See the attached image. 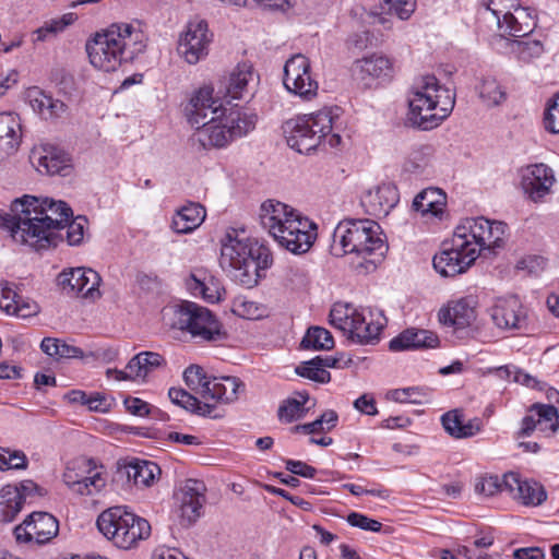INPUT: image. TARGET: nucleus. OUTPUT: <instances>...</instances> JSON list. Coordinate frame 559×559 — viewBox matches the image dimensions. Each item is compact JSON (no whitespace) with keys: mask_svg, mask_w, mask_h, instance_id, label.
I'll return each mask as SVG.
<instances>
[{"mask_svg":"<svg viewBox=\"0 0 559 559\" xmlns=\"http://www.w3.org/2000/svg\"><path fill=\"white\" fill-rule=\"evenodd\" d=\"M168 396L171 403L190 413L211 418L218 417L217 414H214V404L205 402L204 400L200 401L183 389L170 388L168 391Z\"/></svg>","mask_w":559,"mask_h":559,"instance_id":"f704fd0d","label":"nucleus"},{"mask_svg":"<svg viewBox=\"0 0 559 559\" xmlns=\"http://www.w3.org/2000/svg\"><path fill=\"white\" fill-rule=\"evenodd\" d=\"M205 215L201 204L190 202L176 212L171 227L177 234H189L203 223Z\"/></svg>","mask_w":559,"mask_h":559,"instance_id":"473e14b6","label":"nucleus"},{"mask_svg":"<svg viewBox=\"0 0 559 559\" xmlns=\"http://www.w3.org/2000/svg\"><path fill=\"white\" fill-rule=\"evenodd\" d=\"M221 110L222 100L213 97L211 86H202L195 91L186 106L188 121L195 128L192 141L205 150L223 147L231 141Z\"/></svg>","mask_w":559,"mask_h":559,"instance_id":"0eeeda50","label":"nucleus"},{"mask_svg":"<svg viewBox=\"0 0 559 559\" xmlns=\"http://www.w3.org/2000/svg\"><path fill=\"white\" fill-rule=\"evenodd\" d=\"M331 323L340 329L344 335L355 344H372L379 341L380 333L386 324L385 317L382 321H374L373 317H330Z\"/></svg>","mask_w":559,"mask_h":559,"instance_id":"2eb2a0df","label":"nucleus"},{"mask_svg":"<svg viewBox=\"0 0 559 559\" xmlns=\"http://www.w3.org/2000/svg\"><path fill=\"white\" fill-rule=\"evenodd\" d=\"M118 474L134 486H151L160 474L159 466L152 461L134 459L119 466Z\"/></svg>","mask_w":559,"mask_h":559,"instance_id":"c756f323","label":"nucleus"},{"mask_svg":"<svg viewBox=\"0 0 559 559\" xmlns=\"http://www.w3.org/2000/svg\"><path fill=\"white\" fill-rule=\"evenodd\" d=\"M207 277L206 271L195 269L186 278L185 285L193 296H201L205 301L215 304L221 300V289L213 283L210 286ZM210 280L213 282L212 277Z\"/></svg>","mask_w":559,"mask_h":559,"instance_id":"c9c22d12","label":"nucleus"},{"mask_svg":"<svg viewBox=\"0 0 559 559\" xmlns=\"http://www.w3.org/2000/svg\"><path fill=\"white\" fill-rule=\"evenodd\" d=\"M166 365L165 358L155 352H141L133 356L124 370L108 369L107 376L117 381H145L146 377L154 370Z\"/></svg>","mask_w":559,"mask_h":559,"instance_id":"6ab92c4d","label":"nucleus"},{"mask_svg":"<svg viewBox=\"0 0 559 559\" xmlns=\"http://www.w3.org/2000/svg\"><path fill=\"white\" fill-rule=\"evenodd\" d=\"M455 229L481 253L484 250L492 251L503 245L507 225L479 216L463 219Z\"/></svg>","mask_w":559,"mask_h":559,"instance_id":"9b49d317","label":"nucleus"},{"mask_svg":"<svg viewBox=\"0 0 559 559\" xmlns=\"http://www.w3.org/2000/svg\"><path fill=\"white\" fill-rule=\"evenodd\" d=\"M102 277L88 267H74L62 271L58 276V284L68 294L81 296L91 302L100 298L99 285Z\"/></svg>","mask_w":559,"mask_h":559,"instance_id":"4468645a","label":"nucleus"},{"mask_svg":"<svg viewBox=\"0 0 559 559\" xmlns=\"http://www.w3.org/2000/svg\"><path fill=\"white\" fill-rule=\"evenodd\" d=\"M497 26L501 36L524 38L533 32L536 21L531 9L521 7L519 2L506 19L499 20Z\"/></svg>","mask_w":559,"mask_h":559,"instance_id":"cd10ccee","label":"nucleus"},{"mask_svg":"<svg viewBox=\"0 0 559 559\" xmlns=\"http://www.w3.org/2000/svg\"><path fill=\"white\" fill-rule=\"evenodd\" d=\"M219 112L223 117L225 128L230 134L231 141L246 135L255 127V115H248L240 108H231L226 115V109L222 106V110Z\"/></svg>","mask_w":559,"mask_h":559,"instance_id":"e433bc0d","label":"nucleus"},{"mask_svg":"<svg viewBox=\"0 0 559 559\" xmlns=\"http://www.w3.org/2000/svg\"><path fill=\"white\" fill-rule=\"evenodd\" d=\"M416 0H383L382 10L395 14L400 20H408L415 12Z\"/></svg>","mask_w":559,"mask_h":559,"instance_id":"6e6d98bb","label":"nucleus"},{"mask_svg":"<svg viewBox=\"0 0 559 559\" xmlns=\"http://www.w3.org/2000/svg\"><path fill=\"white\" fill-rule=\"evenodd\" d=\"M301 346L312 350H329L334 346V338L326 329L311 326L302 337Z\"/></svg>","mask_w":559,"mask_h":559,"instance_id":"c03bdc74","label":"nucleus"},{"mask_svg":"<svg viewBox=\"0 0 559 559\" xmlns=\"http://www.w3.org/2000/svg\"><path fill=\"white\" fill-rule=\"evenodd\" d=\"M475 491L486 497L493 496L497 492H507L504 475L501 478L497 475L481 477L475 485Z\"/></svg>","mask_w":559,"mask_h":559,"instance_id":"4d7b16f0","label":"nucleus"},{"mask_svg":"<svg viewBox=\"0 0 559 559\" xmlns=\"http://www.w3.org/2000/svg\"><path fill=\"white\" fill-rule=\"evenodd\" d=\"M144 34L130 24H112L86 43L91 64L102 71H116L145 50Z\"/></svg>","mask_w":559,"mask_h":559,"instance_id":"20e7f679","label":"nucleus"},{"mask_svg":"<svg viewBox=\"0 0 559 559\" xmlns=\"http://www.w3.org/2000/svg\"><path fill=\"white\" fill-rule=\"evenodd\" d=\"M531 413H535L537 416L539 431L555 432L559 428L558 409L554 405L535 404L532 406Z\"/></svg>","mask_w":559,"mask_h":559,"instance_id":"09e8293b","label":"nucleus"},{"mask_svg":"<svg viewBox=\"0 0 559 559\" xmlns=\"http://www.w3.org/2000/svg\"><path fill=\"white\" fill-rule=\"evenodd\" d=\"M98 531L120 549H131L151 535V525L124 506L103 511L96 521Z\"/></svg>","mask_w":559,"mask_h":559,"instance_id":"1a4fd4ad","label":"nucleus"},{"mask_svg":"<svg viewBox=\"0 0 559 559\" xmlns=\"http://www.w3.org/2000/svg\"><path fill=\"white\" fill-rule=\"evenodd\" d=\"M346 521L350 526L368 532H380L382 528V524L379 521L358 512H350Z\"/></svg>","mask_w":559,"mask_h":559,"instance_id":"680f3d73","label":"nucleus"},{"mask_svg":"<svg viewBox=\"0 0 559 559\" xmlns=\"http://www.w3.org/2000/svg\"><path fill=\"white\" fill-rule=\"evenodd\" d=\"M397 202V189L391 183L377 186L361 198V205L366 213L378 218L386 216Z\"/></svg>","mask_w":559,"mask_h":559,"instance_id":"393cba45","label":"nucleus"},{"mask_svg":"<svg viewBox=\"0 0 559 559\" xmlns=\"http://www.w3.org/2000/svg\"><path fill=\"white\" fill-rule=\"evenodd\" d=\"M478 95L487 107L501 105L507 99V93L500 83L491 76L484 78L478 86Z\"/></svg>","mask_w":559,"mask_h":559,"instance_id":"79ce46f5","label":"nucleus"},{"mask_svg":"<svg viewBox=\"0 0 559 559\" xmlns=\"http://www.w3.org/2000/svg\"><path fill=\"white\" fill-rule=\"evenodd\" d=\"M298 397L285 400L278 407L277 416L283 423H293L304 417L306 413L305 404L308 401L307 393H298Z\"/></svg>","mask_w":559,"mask_h":559,"instance_id":"37998d69","label":"nucleus"},{"mask_svg":"<svg viewBox=\"0 0 559 559\" xmlns=\"http://www.w3.org/2000/svg\"><path fill=\"white\" fill-rule=\"evenodd\" d=\"M295 372L306 379L319 383H328L331 380V374L326 369H323L314 358L301 362L296 367Z\"/></svg>","mask_w":559,"mask_h":559,"instance_id":"603ef678","label":"nucleus"},{"mask_svg":"<svg viewBox=\"0 0 559 559\" xmlns=\"http://www.w3.org/2000/svg\"><path fill=\"white\" fill-rule=\"evenodd\" d=\"M556 182L551 167L544 163L528 165L522 169L521 187L533 202H540L551 192Z\"/></svg>","mask_w":559,"mask_h":559,"instance_id":"a211bd4d","label":"nucleus"},{"mask_svg":"<svg viewBox=\"0 0 559 559\" xmlns=\"http://www.w3.org/2000/svg\"><path fill=\"white\" fill-rule=\"evenodd\" d=\"M205 484L198 479H187L175 493L179 503L180 516L189 524L195 522L202 514L205 503Z\"/></svg>","mask_w":559,"mask_h":559,"instance_id":"aec40b11","label":"nucleus"},{"mask_svg":"<svg viewBox=\"0 0 559 559\" xmlns=\"http://www.w3.org/2000/svg\"><path fill=\"white\" fill-rule=\"evenodd\" d=\"M423 395L420 389L417 386L396 389L391 392V397L399 403L419 404L421 403Z\"/></svg>","mask_w":559,"mask_h":559,"instance_id":"338daca9","label":"nucleus"},{"mask_svg":"<svg viewBox=\"0 0 559 559\" xmlns=\"http://www.w3.org/2000/svg\"><path fill=\"white\" fill-rule=\"evenodd\" d=\"M0 310L7 314H17V312L27 310L26 314H38V305L26 298L19 296L8 284L0 283Z\"/></svg>","mask_w":559,"mask_h":559,"instance_id":"4c0bfd02","label":"nucleus"},{"mask_svg":"<svg viewBox=\"0 0 559 559\" xmlns=\"http://www.w3.org/2000/svg\"><path fill=\"white\" fill-rule=\"evenodd\" d=\"M72 216V209L63 201L25 194L12 201L9 212H0V227L15 241L40 250L57 245Z\"/></svg>","mask_w":559,"mask_h":559,"instance_id":"f257e3e1","label":"nucleus"},{"mask_svg":"<svg viewBox=\"0 0 559 559\" xmlns=\"http://www.w3.org/2000/svg\"><path fill=\"white\" fill-rule=\"evenodd\" d=\"M63 481L75 493L93 496L105 488L107 479L103 466H97L93 460L79 457L67 464Z\"/></svg>","mask_w":559,"mask_h":559,"instance_id":"9d476101","label":"nucleus"},{"mask_svg":"<svg viewBox=\"0 0 559 559\" xmlns=\"http://www.w3.org/2000/svg\"><path fill=\"white\" fill-rule=\"evenodd\" d=\"M330 250L335 257L356 254L376 265L384 258L388 245L374 221L346 218L334 228Z\"/></svg>","mask_w":559,"mask_h":559,"instance_id":"39448f33","label":"nucleus"},{"mask_svg":"<svg viewBox=\"0 0 559 559\" xmlns=\"http://www.w3.org/2000/svg\"><path fill=\"white\" fill-rule=\"evenodd\" d=\"M544 123L546 130L552 133H559V94L548 104L545 111Z\"/></svg>","mask_w":559,"mask_h":559,"instance_id":"69168bd1","label":"nucleus"},{"mask_svg":"<svg viewBox=\"0 0 559 559\" xmlns=\"http://www.w3.org/2000/svg\"><path fill=\"white\" fill-rule=\"evenodd\" d=\"M392 69V61L388 57L374 53L356 60L352 74L362 86L370 87L376 80L390 76Z\"/></svg>","mask_w":559,"mask_h":559,"instance_id":"5701e85b","label":"nucleus"},{"mask_svg":"<svg viewBox=\"0 0 559 559\" xmlns=\"http://www.w3.org/2000/svg\"><path fill=\"white\" fill-rule=\"evenodd\" d=\"M169 325L173 337L182 338L189 334L202 341H222L227 333L217 317H170Z\"/></svg>","mask_w":559,"mask_h":559,"instance_id":"ddd939ff","label":"nucleus"},{"mask_svg":"<svg viewBox=\"0 0 559 559\" xmlns=\"http://www.w3.org/2000/svg\"><path fill=\"white\" fill-rule=\"evenodd\" d=\"M504 487L513 499L527 507L540 506L547 499V492L542 484L522 478L514 472L504 474Z\"/></svg>","mask_w":559,"mask_h":559,"instance_id":"412c9836","label":"nucleus"},{"mask_svg":"<svg viewBox=\"0 0 559 559\" xmlns=\"http://www.w3.org/2000/svg\"><path fill=\"white\" fill-rule=\"evenodd\" d=\"M22 142L20 117L12 112L0 114V158L13 155Z\"/></svg>","mask_w":559,"mask_h":559,"instance_id":"c85d7f7f","label":"nucleus"},{"mask_svg":"<svg viewBox=\"0 0 559 559\" xmlns=\"http://www.w3.org/2000/svg\"><path fill=\"white\" fill-rule=\"evenodd\" d=\"M441 421L444 430L455 438L472 437L480 429L478 423L469 420L465 424L463 414L457 409L443 414Z\"/></svg>","mask_w":559,"mask_h":559,"instance_id":"ea45409f","label":"nucleus"},{"mask_svg":"<svg viewBox=\"0 0 559 559\" xmlns=\"http://www.w3.org/2000/svg\"><path fill=\"white\" fill-rule=\"evenodd\" d=\"M245 390L246 385L239 378L213 377L205 384V390L202 391V400L214 404L215 409L218 403L235 402Z\"/></svg>","mask_w":559,"mask_h":559,"instance_id":"b1692460","label":"nucleus"},{"mask_svg":"<svg viewBox=\"0 0 559 559\" xmlns=\"http://www.w3.org/2000/svg\"><path fill=\"white\" fill-rule=\"evenodd\" d=\"M448 249L443 248V243H441L440 251L432 259L433 267L441 276L448 277L462 274L474 264Z\"/></svg>","mask_w":559,"mask_h":559,"instance_id":"72a5a7b5","label":"nucleus"},{"mask_svg":"<svg viewBox=\"0 0 559 559\" xmlns=\"http://www.w3.org/2000/svg\"><path fill=\"white\" fill-rule=\"evenodd\" d=\"M73 22L71 13L64 14L61 19L50 20L33 32V43H41L56 36Z\"/></svg>","mask_w":559,"mask_h":559,"instance_id":"8fccbe9b","label":"nucleus"},{"mask_svg":"<svg viewBox=\"0 0 559 559\" xmlns=\"http://www.w3.org/2000/svg\"><path fill=\"white\" fill-rule=\"evenodd\" d=\"M445 205V194L439 188H428L418 193L413 201V209L425 215L439 216Z\"/></svg>","mask_w":559,"mask_h":559,"instance_id":"58836bf2","label":"nucleus"},{"mask_svg":"<svg viewBox=\"0 0 559 559\" xmlns=\"http://www.w3.org/2000/svg\"><path fill=\"white\" fill-rule=\"evenodd\" d=\"M270 250L252 241L243 229H229L222 239L219 264L236 283L251 288L272 265Z\"/></svg>","mask_w":559,"mask_h":559,"instance_id":"f03ea898","label":"nucleus"},{"mask_svg":"<svg viewBox=\"0 0 559 559\" xmlns=\"http://www.w3.org/2000/svg\"><path fill=\"white\" fill-rule=\"evenodd\" d=\"M519 0H483L486 10L490 11L497 20L506 19L514 8L518 7Z\"/></svg>","mask_w":559,"mask_h":559,"instance_id":"bf43d9fd","label":"nucleus"},{"mask_svg":"<svg viewBox=\"0 0 559 559\" xmlns=\"http://www.w3.org/2000/svg\"><path fill=\"white\" fill-rule=\"evenodd\" d=\"M29 160L41 174H59L68 165L67 154L51 144L34 146L29 154Z\"/></svg>","mask_w":559,"mask_h":559,"instance_id":"bb28decb","label":"nucleus"},{"mask_svg":"<svg viewBox=\"0 0 559 559\" xmlns=\"http://www.w3.org/2000/svg\"><path fill=\"white\" fill-rule=\"evenodd\" d=\"M285 88L304 100H311L318 94L319 83L313 78L310 60L302 53L293 55L284 64Z\"/></svg>","mask_w":559,"mask_h":559,"instance_id":"f8f14e48","label":"nucleus"},{"mask_svg":"<svg viewBox=\"0 0 559 559\" xmlns=\"http://www.w3.org/2000/svg\"><path fill=\"white\" fill-rule=\"evenodd\" d=\"M212 34L205 21H193L178 40L179 55L190 64H195L209 53Z\"/></svg>","mask_w":559,"mask_h":559,"instance_id":"f3484780","label":"nucleus"},{"mask_svg":"<svg viewBox=\"0 0 559 559\" xmlns=\"http://www.w3.org/2000/svg\"><path fill=\"white\" fill-rule=\"evenodd\" d=\"M38 489L32 480H24L19 487L4 486L0 491V520L12 522L22 510L25 499Z\"/></svg>","mask_w":559,"mask_h":559,"instance_id":"4be33fe9","label":"nucleus"},{"mask_svg":"<svg viewBox=\"0 0 559 559\" xmlns=\"http://www.w3.org/2000/svg\"><path fill=\"white\" fill-rule=\"evenodd\" d=\"M58 532L59 522L52 514L33 512L14 528V536L17 543L46 544L56 537Z\"/></svg>","mask_w":559,"mask_h":559,"instance_id":"dca6fc26","label":"nucleus"},{"mask_svg":"<svg viewBox=\"0 0 559 559\" xmlns=\"http://www.w3.org/2000/svg\"><path fill=\"white\" fill-rule=\"evenodd\" d=\"M443 248H449L448 250H452V253L461 255L467 262H473L477 260L480 255L479 249L474 247L460 231L454 229L453 236L450 239H445L442 241Z\"/></svg>","mask_w":559,"mask_h":559,"instance_id":"a18cd8bd","label":"nucleus"},{"mask_svg":"<svg viewBox=\"0 0 559 559\" xmlns=\"http://www.w3.org/2000/svg\"><path fill=\"white\" fill-rule=\"evenodd\" d=\"M166 309L171 314H212L206 308L199 306L198 304L189 300L174 299L171 300Z\"/></svg>","mask_w":559,"mask_h":559,"instance_id":"13d9d810","label":"nucleus"},{"mask_svg":"<svg viewBox=\"0 0 559 559\" xmlns=\"http://www.w3.org/2000/svg\"><path fill=\"white\" fill-rule=\"evenodd\" d=\"M259 221L281 247L295 254L309 251L317 238L316 224L280 201L263 202Z\"/></svg>","mask_w":559,"mask_h":559,"instance_id":"7ed1b4c3","label":"nucleus"},{"mask_svg":"<svg viewBox=\"0 0 559 559\" xmlns=\"http://www.w3.org/2000/svg\"><path fill=\"white\" fill-rule=\"evenodd\" d=\"M492 310L495 314H521L531 311L516 295L498 297L492 305Z\"/></svg>","mask_w":559,"mask_h":559,"instance_id":"864d4df0","label":"nucleus"},{"mask_svg":"<svg viewBox=\"0 0 559 559\" xmlns=\"http://www.w3.org/2000/svg\"><path fill=\"white\" fill-rule=\"evenodd\" d=\"M183 379L187 386L202 399V391L205 390V384L211 378L205 376L200 366L191 365L185 370Z\"/></svg>","mask_w":559,"mask_h":559,"instance_id":"5fc2aeb1","label":"nucleus"},{"mask_svg":"<svg viewBox=\"0 0 559 559\" xmlns=\"http://www.w3.org/2000/svg\"><path fill=\"white\" fill-rule=\"evenodd\" d=\"M438 335L429 330L408 328L389 342L391 352L421 350L439 347Z\"/></svg>","mask_w":559,"mask_h":559,"instance_id":"a878e982","label":"nucleus"},{"mask_svg":"<svg viewBox=\"0 0 559 559\" xmlns=\"http://www.w3.org/2000/svg\"><path fill=\"white\" fill-rule=\"evenodd\" d=\"M433 153V146L430 144L413 146L403 164L404 171L414 175L426 173L431 165Z\"/></svg>","mask_w":559,"mask_h":559,"instance_id":"a19ab883","label":"nucleus"},{"mask_svg":"<svg viewBox=\"0 0 559 559\" xmlns=\"http://www.w3.org/2000/svg\"><path fill=\"white\" fill-rule=\"evenodd\" d=\"M253 80V70L250 64H238L221 85L224 88V97L229 99H242L249 95V83Z\"/></svg>","mask_w":559,"mask_h":559,"instance_id":"2f4dec72","label":"nucleus"},{"mask_svg":"<svg viewBox=\"0 0 559 559\" xmlns=\"http://www.w3.org/2000/svg\"><path fill=\"white\" fill-rule=\"evenodd\" d=\"M86 224L87 219L84 216H78L67 222L64 228H67V240L69 245L76 246L82 242Z\"/></svg>","mask_w":559,"mask_h":559,"instance_id":"052dcab7","label":"nucleus"},{"mask_svg":"<svg viewBox=\"0 0 559 559\" xmlns=\"http://www.w3.org/2000/svg\"><path fill=\"white\" fill-rule=\"evenodd\" d=\"M455 96L433 75L418 79L408 94L407 121L420 130L438 127L453 110Z\"/></svg>","mask_w":559,"mask_h":559,"instance_id":"423d86ee","label":"nucleus"},{"mask_svg":"<svg viewBox=\"0 0 559 559\" xmlns=\"http://www.w3.org/2000/svg\"><path fill=\"white\" fill-rule=\"evenodd\" d=\"M333 109L324 108L311 115L298 116L283 124V132L288 146L298 153H309L321 143L335 147L341 143V135L335 132Z\"/></svg>","mask_w":559,"mask_h":559,"instance_id":"6e6552de","label":"nucleus"},{"mask_svg":"<svg viewBox=\"0 0 559 559\" xmlns=\"http://www.w3.org/2000/svg\"><path fill=\"white\" fill-rule=\"evenodd\" d=\"M26 99L32 109L46 120L58 119L68 110L63 102L55 99L37 86L27 88Z\"/></svg>","mask_w":559,"mask_h":559,"instance_id":"7c9ffc66","label":"nucleus"},{"mask_svg":"<svg viewBox=\"0 0 559 559\" xmlns=\"http://www.w3.org/2000/svg\"><path fill=\"white\" fill-rule=\"evenodd\" d=\"M0 466L8 468H24L26 466V456L19 451H10L9 449H0Z\"/></svg>","mask_w":559,"mask_h":559,"instance_id":"0e129e2a","label":"nucleus"},{"mask_svg":"<svg viewBox=\"0 0 559 559\" xmlns=\"http://www.w3.org/2000/svg\"><path fill=\"white\" fill-rule=\"evenodd\" d=\"M123 405L128 413L138 417L148 416L155 409L147 402L134 396H127L123 400Z\"/></svg>","mask_w":559,"mask_h":559,"instance_id":"e2e57ef3","label":"nucleus"},{"mask_svg":"<svg viewBox=\"0 0 559 559\" xmlns=\"http://www.w3.org/2000/svg\"><path fill=\"white\" fill-rule=\"evenodd\" d=\"M511 51L515 53L520 60L530 62L543 55L544 45L539 39H515L511 43Z\"/></svg>","mask_w":559,"mask_h":559,"instance_id":"de8ad7c7","label":"nucleus"},{"mask_svg":"<svg viewBox=\"0 0 559 559\" xmlns=\"http://www.w3.org/2000/svg\"><path fill=\"white\" fill-rule=\"evenodd\" d=\"M479 311V299L476 295L453 298L442 306L438 314H468Z\"/></svg>","mask_w":559,"mask_h":559,"instance_id":"49530a36","label":"nucleus"},{"mask_svg":"<svg viewBox=\"0 0 559 559\" xmlns=\"http://www.w3.org/2000/svg\"><path fill=\"white\" fill-rule=\"evenodd\" d=\"M545 265L546 262L544 258L538 255H527L518 261L516 270L536 275L544 270Z\"/></svg>","mask_w":559,"mask_h":559,"instance_id":"774afa93","label":"nucleus"},{"mask_svg":"<svg viewBox=\"0 0 559 559\" xmlns=\"http://www.w3.org/2000/svg\"><path fill=\"white\" fill-rule=\"evenodd\" d=\"M439 321L447 329V333L456 338L463 340L472 334L471 317H439Z\"/></svg>","mask_w":559,"mask_h":559,"instance_id":"3c124183","label":"nucleus"}]
</instances>
